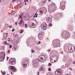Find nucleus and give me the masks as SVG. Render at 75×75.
Instances as JSON below:
<instances>
[{
  "label": "nucleus",
  "instance_id": "obj_48",
  "mask_svg": "<svg viewBox=\"0 0 75 75\" xmlns=\"http://www.w3.org/2000/svg\"><path fill=\"white\" fill-rule=\"evenodd\" d=\"M61 53H62V54H63V52H62Z\"/></svg>",
  "mask_w": 75,
  "mask_h": 75
},
{
  "label": "nucleus",
  "instance_id": "obj_20",
  "mask_svg": "<svg viewBox=\"0 0 75 75\" xmlns=\"http://www.w3.org/2000/svg\"><path fill=\"white\" fill-rule=\"evenodd\" d=\"M60 8L61 10H64V9H65V8H64V7L63 6H60Z\"/></svg>",
  "mask_w": 75,
  "mask_h": 75
},
{
  "label": "nucleus",
  "instance_id": "obj_35",
  "mask_svg": "<svg viewBox=\"0 0 75 75\" xmlns=\"http://www.w3.org/2000/svg\"><path fill=\"white\" fill-rule=\"evenodd\" d=\"M25 27H27V24H25Z\"/></svg>",
  "mask_w": 75,
  "mask_h": 75
},
{
  "label": "nucleus",
  "instance_id": "obj_25",
  "mask_svg": "<svg viewBox=\"0 0 75 75\" xmlns=\"http://www.w3.org/2000/svg\"><path fill=\"white\" fill-rule=\"evenodd\" d=\"M46 2V0H45V1H44L43 0L42 1H41V3L42 4H44V3H45Z\"/></svg>",
  "mask_w": 75,
  "mask_h": 75
},
{
  "label": "nucleus",
  "instance_id": "obj_15",
  "mask_svg": "<svg viewBox=\"0 0 75 75\" xmlns=\"http://www.w3.org/2000/svg\"><path fill=\"white\" fill-rule=\"evenodd\" d=\"M13 50H15V51H17L18 49V47H17L13 46Z\"/></svg>",
  "mask_w": 75,
  "mask_h": 75
},
{
  "label": "nucleus",
  "instance_id": "obj_11",
  "mask_svg": "<svg viewBox=\"0 0 75 75\" xmlns=\"http://www.w3.org/2000/svg\"><path fill=\"white\" fill-rule=\"evenodd\" d=\"M64 38H65L66 40H67V39L69 38V33H66Z\"/></svg>",
  "mask_w": 75,
  "mask_h": 75
},
{
  "label": "nucleus",
  "instance_id": "obj_49",
  "mask_svg": "<svg viewBox=\"0 0 75 75\" xmlns=\"http://www.w3.org/2000/svg\"><path fill=\"white\" fill-rule=\"evenodd\" d=\"M24 1V2H25H25H26V0H25Z\"/></svg>",
  "mask_w": 75,
  "mask_h": 75
},
{
  "label": "nucleus",
  "instance_id": "obj_53",
  "mask_svg": "<svg viewBox=\"0 0 75 75\" xmlns=\"http://www.w3.org/2000/svg\"><path fill=\"white\" fill-rule=\"evenodd\" d=\"M8 35V33H6V35Z\"/></svg>",
  "mask_w": 75,
  "mask_h": 75
},
{
  "label": "nucleus",
  "instance_id": "obj_54",
  "mask_svg": "<svg viewBox=\"0 0 75 75\" xmlns=\"http://www.w3.org/2000/svg\"><path fill=\"white\" fill-rule=\"evenodd\" d=\"M69 69H71V68L69 67Z\"/></svg>",
  "mask_w": 75,
  "mask_h": 75
},
{
  "label": "nucleus",
  "instance_id": "obj_9",
  "mask_svg": "<svg viewBox=\"0 0 75 75\" xmlns=\"http://www.w3.org/2000/svg\"><path fill=\"white\" fill-rule=\"evenodd\" d=\"M52 17L51 16H50L47 19V23H50L51 22V19H52Z\"/></svg>",
  "mask_w": 75,
  "mask_h": 75
},
{
  "label": "nucleus",
  "instance_id": "obj_19",
  "mask_svg": "<svg viewBox=\"0 0 75 75\" xmlns=\"http://www.w3.org/2000/svg\"><path fill=\"white\" fill-rule=\"evenodd\" d=\"M40 71H44V69L42 67V66H41L40 67Z\"/></svg>",
  "mask_w": 75,
  "mask_h": 75
},
{
  "label": "nucleus",
  "instance_id": "obj_10",
  "mask_svg": "<svg viewBox=\"0 0 75 75\" xmlns=\"http://www.w3.org/2000/svg\"><path fill=\"white\" fill-rule=\"evenodd\" d=\"M38 58L39 61L40 62H44L45 61V60H44V59H43L42 57H41L40 56H39Z\"/></svg>",
  "mask_w": 75,
  "mask_h": 75
},
{
  "label": "nucleus",
  "instance_id": "obj_40",
  "mask_svg": "<svg viewBox=\"0 0 75 75\" xmlns=\"http://www.w3.org/2000/svg\"><path fill=\"white\" fill-rule=\"evenodd\" d=\"M9 59V57H7V58L6 59L7 61H8V60Z\"/></svg>",
  "mask_w": 75,
  "mask_h": 75
},
{
  "label": "nucleus",
  "instance_id": "obj_27",
  "mask_svg": "<svg viewBox=\"0 0 75 75\" xmlns=\"http://www.w3.org/2000/svg\"><path fill=\"white\" fill-rule=\"evenodd\" d=\"M30 25H31V27L32 26V28H34V27H33L34 26V23H32V24H31Z\"/></svg>",
  "mask_w": 75,
  "mask_h": 75
},
{
  "label": "nucleus",
  "instance_id": "obj_8",
  "mask_svg": "<svg viewBox=\"0 0 75 75\" xmlns=\"http://www.w3.org/2000/svg\"><path fill=\"white\" fill-rule=\"evenodd\" d=\"M41 27H42V29H44L45 30L47 29V23H46L44 22L41 25Z\"/></svg>",
  "mask_w": 75,
  "mask_h": 75
},
{
  "label": "nucleus",
  "instance_id": "obj_22",
  "mask_svg": "<svg viewBox=\"0 0 75 75\" xmlns=\"http://www.w3.org/2000/svg\"><path fill=\"white\" fill-rule=\"evenodd\" d=\"M43 11H39V13H40L39 14L40 15H41L42 14V12Z\"/></svg>",
  "mask_w": 75,
  "mask_h": 75
},
{
  "label": "nucleus",
  "instance_id": "obj_44",
  "mask_svg": "<svg viewBox=\"0 0 75 75\" xmlns=\"http://www.w3.org/2000/svg\"><path fill=\"white\" fill-rule=\"evenodd\" d=\"M9 28H11V25L9 26Z\"/></svg>",
  "mask_w": 75,
  "mask_h": 75
},
{
  "label": "nucleus",
  "instance_id": "obj_18",
  "mask_svg": "<svg viewBox=\"0 0 75 75\" xmlns=\"http://www.w3.org/2000/svg\"><path fill=\"white\" fill-rule=\"evenodd\" d=\"M22 2V0H18L17 1V2L18 5H19V4L21 3Z\"/></svg>",
  "mask_w": 75,
  "mask_h": 75
},
{
  "label": "nucleus",
  "instance_id": "obj_58",
  "mask_svg": "<svg viewBox=\"0 0 75 75\" xmlns=\"http://www.w3.org/2000/svg\"><path fill=\"white\" fill-rule=\"evenodd\" d=\"M71 69V71H72V69Z\"/></svg>",
  "mask_w": 75,
  "mask_h": 75
},
{
  "label": "nucleus",
  "instance_id": "obj_61",
  "mask_svg": "<svg viewBox=\"0 0 75 75\" xmlns=\"http://www.w3.org/2000/svg\"><path fill=\"white\" fill-rule=\"evenodd\" d=\"M50 1V0H48V1Z\"/></svg>",
  "mask_w": 75,
  "mask_h": 75
},
{
  "label": "nucleus",
  "instance_id": "obj_64",
  "mask_svg": "<svg viewBox=\"0 0 75 75\" xmlns=\"http://www.w3.org/2000/svg\"><path fill=\"white\" fill-rule=\"evenodd\" d=\"M14 44V43H13V44Z\"/></svg>",
  "mask_w": 75,
  "mask_h": 75
},
{
  "label": "nucleus",
  "instance_id": "obj_3",
  "mask_svg": "<svg viewBox=\"0 0 75 75\" xmlns=\"http://www.w3.org/2000/svg\"><path fill=\"white\" fill-rule=\"evenodd\" d=\"M63 72V71H62L61 69H58L55 71V75H59L62 74Z\"/></svg>",
  "mask_w": 75,
  "mask_h": 75
},
{
  "label": "nucleus",
  "instance_id": "obj_46",
  "mask_svg": "<svg viewBox=\"0 0 75 75\" xmlns=\"http://www.w3.org/2000/svg\"><path fill=\"white\" fill-rule=\"evenodd\" d=\"M7 44L8 45H10V43H7Z\"/></svg>",
  "mask_w": 75,
  "mask_h": 75
},
{
  "label": "nucleus",
  "instance_id": "obj_37",
  "mask_svg": "<svg viewBox=\"0 0 75 75\" xmlns=\"http://www.w3.org/2000/svg\"><path fill=\"white\" fill-rule=\"evenodd\" d=\"M15 24L16 25H17V24H18V23L17 22H16L15 23Z\"/></svg>",
  "mask_w": 75,
  "mask_h": 75
},
{
  "label": "nucleus",
  "instance_id": "obj_16",
  "mask_svg": "<svg viewBox=\"0 0 75 75\" xmlns=\"http://www.w3.org/2000/svg\"><path fill=\"white\" fill-rule=\"evenodd\" d=\"M34 64H38V59H35V60H33V62H34Z\"/></svg>",
  "mask_w": 75,
  "mask_h": 75
},
{
  "label": "nucleus",
  "instance_id": "obj_1",
  "mask_svg": "<svg viewBox=\"0 0 75 75\" xmlns=\"http://www.w3.org/2000/svg\"><path fill=\"white\" fill-rule=\"evenodd\" d=\"M58 59L57 56H54V57H52L50 59V61L52 63L55 62L56 61H57Z\"/></svg>",
  "mask_w": 75,
  "mask_h": 75
},
{
  "label": "nucleus",
  "instance_id": "obj_29",
  "mask_svg": "<svg viewBox=\"0 0 75 75\" xmlns=\"http://www.w3.org/2000/svg\"><path fill=\"white\" fill-rule=\"evenodd\" d=\"M23 30H21L20 31V33L22 34V33H23Z\"/></svg>",
  "mask_w": 75,
  "mask_h": 75
},
{
  "label": "nucleus",
  "instance_id": "obj_63",
  "mask_svg": "<svg viewBox=\"0 0 75 75\" xmlns=\"http://www.w3.org/2000/svg\"><path fill=\"white\" fill-rule=\"evenodd\" d=\"M11 74H12V73H11Z\"/></svg>",
  "mask_w": 75,
  "mask_h": 75
},
{
  "label": "nucleus",
  "instance_id": "obj_23",
  "mask_svg": "<svg viewBox=\"0 0 75 75\" xmlns=\"http://www.w3.org/2000/svg\"><path fill=\"white\" fill-rule=\"evenodd\" d=\"M16 12H17V11H14L12 12L11 15H13V14H15V13H16Z\"/></svg>",
  "mask_w": 75,
  "mask_h": 75
},
{
  "label": "nucleus",
  "instance_id": "obj_59",
  "mask_svg": "<svg viewBox=\"0 0 75 75\" xmlns=\"http://www.w3.org/2000/svg\"><path fill=\"white\" fill-rule=\"evenodd\" d=\"M1 0H0V3H1Z\"/></svg>",
  "mask_w": 75,
  "mask_h": 75
},
{
  "label": "nucleus",
  "instance_id": "obj_33",
  "mask_svg": "<svg viewBox=\"0 0 75 75\" xmlns=\"http://www.w3.org/2000/svg\"><path fill=\"white\" fill-rule=\"evenodd\" d=\"M12 48V45H9V48Z\"/></svg>",
  "mask_w": 75,
  "mask_h": 75
},
{
  "label": "nucleus",
  "instance_id": "obj_47",
  "mask_svg": "<svg viewBox=\"0 0 75 75\" xmlns=\"http://www.w3.org/2000/svg\"><path fill=\"white\" fill-rule=\"evenodd\" d=\"M40 43H41V42L40 41H39V44H40Z\"/></svg>",
  "mask_w": 75,
  "mask_h": 75
},
{
  "label": "nucleus",
  "instance_id": "obj_17",
  "mask_svg": "<svg viewBox=\"0 0 75 75\" xmlns=\"http://www.w3.org/2000/svg\"><path fill=\"white\" fill-rule=\"evenodd\" d=\"M19 8H21V7L23 6V4H22V3H20V4H19Z\"/></svg>",
  "mask_w": 75,
  "mask_h": 75
},
{
  "label": "nucleus",
  "instance_id": "obj_7",
  "mask_svg": "<svg viewBox=\"0 0 75 75\" xmlns=\"http://www.w3.org/2000/svg\"><path fill=\"white\" fill-rule=\"evenodd\" d=\"M28 60H25L24 62H23L21 64L22 66H23L24 67H26L27 65H28Z\"/></svg>",
  "mask_w": 75,
  "mask_h": 75
},
{
  "label": "nucleus",
  "instance_id": "obj_12",
  "mask_svg": "<svg viewBox=\"0 0 75 75\" xmlns=\"http://www.w3.org/2000/svg\"><path fill=\"white\" fill-rule=\"evenodd\" d=\"M24 18L23 19H24V18H25L26 20H29V19L30 18V17H29V16H28V14H26L25 15V16H24Z\"/></svg>",
  "mask_w": 75,
  "mask_h": 75
},
{
  "label": "nucleus",
  "instance_id": "obj_39",
  "mask_svg": "<svg viewBox=\"0 0 75 75\" xmlns=\"http://www.w3.org/2000/svg\"><path fill=\"white\" fill-rule=\"evenodd\" d=\"M8 41H10V38H8Z\"/></svg>",
  "mask_w": 75,
  "mask_h": 75
},
{
  "label": "nucleus",
  "instance_id": "obj_56",
  "mask_svg": "<svg viewBox=\"0 0 75 75\" xmlns=\"http://www.w3.org/2000/svg\"><path fill=\"white\" fill-rule=\"evenodd\" d=\"M38 75H39V72H38Z\"/></svg>",
  "mask_w": 75,
  "mask_h": 75
},
{
  "label": "nucleus",
  "instance_id": "obj_14",
  "mask_svg": "<svg viewBox=\"0 0 75 75\" xmlns=\"http://www.w3.org/2000/svg\"><path fill=\"white\" fill-rule=\"evenodd\" d=\"M9 68H11V69L12 71H15L16 69L15 67L14 66H11Z\"/></svg>",
  "mask_w": 75,
  "mask_h": 75
},
{
  "label": "nucleus",
  "instance_id": "obj_41",
  "mask_svg": "<svg viewBox=\"0 0 75 75\" xmlns=\"http://www.w3.org/2000/svg\"><path fill=\"white\" fill-rule=\"evenodd\" d=\"M14 30H15V29H13V30H12V32H13V31H14Z\"/></svg>",
  "mask_w": 75,
  "mask_h": 75
},
{
  "label": "nucleus",
  "instance_id": "obj_21",
  "mask_svg": "<svg viewBox=\"0 0 75 75\" xmlns=\"http://www.w3.org/2000/svg\"><path fill=\"white\" fill-rule=\"evenodd\" d=\"M60 45V44L58 43H56L55 45L56 47H59Z\"/></svg>",
  "mask_w": 75,
  "mask_h": 75
},
{
  "label": "nucleus",
  "instance_id": "obj_62",
  "mask_svg": "<svg viewBox=\"0 0 75 75\" xmlns=\"http://www.w3.org/2000/svg\"><path fill=\"white\" fill-rule=\"evenodd\" d=\"M2 40H3V38L2 39Z\"/></svg>",
  "mask_w": 75,
  "mask_h": 75
},
{
  "label": "nucleus",
  "instance_id": "obj_32",
  "mask_svg": "<svg viewBox=\"0 0 75 75\" xmlns=\"http://www.w3.org/2000/svg\"><path fill=\"white\" fill-rule=\"evenodd\" d=\"M49 66H51V65H52V64H51V63H49L48 64Z\"/></svg>",
  "mask_w": 75,
  "mask_h": 75
},
{
  "label": "nucleus",
  "instance_id": "obj_5",
  "mask_svg": "<svg viewBox=\"0 0 75 75\" xmlns=\"http://www.w3.org/2000/svg\"><path fill=\"white\" fill-rule=\"evenodd\" d=\"M19 26L21 27H23L24 26V21H23V19H21L20 22L18 24Z\"/></svg>",
  "mask_w": 75,
  "mask_h": 75
},
{
  "label": "nucleus",
  "instance_id": "obj_28",
  "mask_svg": "<svg viewBox=\"0 0 75 75\" xmlns=\"http://www.w3.org/2000/svg\"><path fill=\"white\" fill-rule=\"evenodd\" d=\"M34 18H35V17L36 18H37V14L35 13V14L34 16L33 17Z\"/></svg>",
  "mask_w": 75,
  "mask_h": 75
},
{
  "label": "nucleus",
  "instance_id": "obj_31",
  "mask_svg": "<svg viewBox=\"0 0 75 75\" xmlns=\"http://www.w3.org/2000/svg\"><path fill=\"white\" fill-rule=\"evenodd\" d=\"M52 4L53 6H56V5L54 3H52Z\"/></svg>",
  "mask_w": 75,
  "mask_h": 75
},
{
  "label": "nucleus",
  "instance_id": "obj_51",
  "mask_svg": "<svg viewBox=\"0 0 75 75\" xmlns=\"http://www.w3.org/2000/svg\"><path fill=\"white\" fill-rule=\"evenodd\" d=\"M73 63L74 64H75V61H74V62H73Z\"/></svg>",
  "mask_w": 75,
  "mask_h": 75
},
{
  "label": "nucleus",
  "instance_id": "obj_13",
  "mask_svg": "<svg viewBox=\"0 0 75 75\" xmlns=\"http://www.w3.org/2000/svg\"><path fill=\"white\" fill-rule=\"evenodd\" d=\"M24 14L23 13L21 15H20L18 16V20H20V19L21 20V19H22L23 20L25 21V19H24V18H21V17H22V16H23V15H24Z\"/></svg>",
  "mask_w": 75,
  "mask_h": 75
},
{
  "label": "nucleus",
  "instance_id": "obj_45",
  "mask_svg": "<svg viewBox=\"0 0 75 75\" xmlns=\"http://www.w3.org/2000/svg\"><path fill=\"white\" fill-rule=\"evenodd\" d=\"M48 51L49 52H50V51H51V50H50V49H48Z\"/></svg>",
  "mask_w": 75,
  "mask_h": 75
},
{
  "label": "nucleus",
  "instance_id": "obj_30",
  "mask_svg": "<svg viewBox=\"0 0 75 75\" xmlns=\"http://www.w3.org/2000/svg\"><path fill=\"white\" fill-rule=\"evenodd\" d=\"M49 25L50 27H51V26H52V23H50L49 24Z\"/></svg>",
  "mask_w": 75,
  "mask_h": 75
},
{
  "label": "nucleus",
  "instance_id": "obj_24",
  "mask_svg": "<svg viewBox=\"0 0 75 75\" xmlns=\"http://www.w3.org/2000/svg\"><path fill=\"white\" fill-rule=\"evenodd\" d=\"M12 42H13V43H16L17 42V40H14L12 41Z\"/></svg>",
  "mask_w": 75,
  "mask_h": 75
},
{
  "label": "nucleus",
  "instance_id": "obj_2",
  "mask_svg": "<svg viewBox=\"0 0 75 75\" xmlns=\"http://www.w3.org/2000/svg\"><path fill=\"white\" fill-rule=\"evenodd\" d=\"M5 53L1 52L0 54V60H2L1 61H4L5 58Z\"/></svg>",
  "mask_w": 75,
  "mask_h": 75
},
{
  "label": "nucleus",
  "instance_id": "obj_34",
  "mask_svg": "<svg viewBox=\"0 0 75 75\" xmlns=\"http://www.w3.org/2000/svg\"><path fill=\"white\" fill-rule=\"evenodd\" d=\"M16 1V0H13L12 1V3H13L14 2V1Z\"/></svg>",
  "mask_w": 75,
  "mask_h": 75
},
{
  "label": "nucleus",
  "instance_id": "obj_4",
  "mask_svg": "<svg viewBox=\"0 0 75 75\" xmlns=\"http://www.w3.org/2000/svg\"><path fill=\"white\" fill-rule=\"evenodd\" d=\"M68 49L69 51L71 52H74L75 51V47H73L71 45L69 46Z\"/></svg>",
  "mask_w": 75,
  "mask_h": 75
},
{
  "label": "nucleus",
  "instance_id": "obj_60",
  "mask_svg": "<svg viewBox=\"0 0 75 75\" xmlns=\"http://www.w3.org/2000/svg\"><path fill=\"white\" fill-rule=\"evenodd\" d=\"M6 75H9V74H7Z\"/></svg>",
  "mask_w": 75,
  "mask_h": 75
},
{
  "label": "nucleus",
  "instance_id": "obj_52",
  "mask_svg": "<svg viewBox=\"0 0 75 75\" xmlns=\"http://www.w3.org/2000/svg\"><path fill=\"white\" fill-rule=\"evenodd\" d=\"M26 1L27 2H28V0H26Z\"/></svg>",
  "mask_w": 75,
  "mask_h": 75
},
{
  "label": "nucleus",
  "instance_id": "obj_43",
  "mask_svg": "<svg viewBox=\"0 0 75 75\" xmlns=\"http://www.w3.org/2000/svg\"><path fill=\"white\" fill-rule=\"evenodd\" d=\"M48 70L49 71H51V68H49L48 69Z\"/></svg>",
  "mask_w": 75,
  "mask_h": 75
},
{
  "label": "nucleus",
  "instance_id": "obj_36",
  "mask_svg": "<svg viewBox=\"0 0 75 75\" xmlns=\"http://www.w3.org/2000/svg\"><path fill=\"white\" fill-rule=\"evenodd\" d=\"M5 74H6V72H3V73H2L3 75H5Z\"/></svg>",
  "mask_w": 75,
  "mask_h": 75
},
{
  "label": "nucleus",
  "instance_id": "obj_57",
  "mask_svg": "<svg viewBox=\"0 0 75 75\" xmlns=\"http://www.w3.org/2000/svg\"><path fill=\"white\" fill-rule=\"evenodd\" d=\"M25 5H26V4H27V3H25Z\"/></svg>",
  "mask_w": 75,
  "mask_h": 75
},
{
  "label": "nucleus",
  "instance_id": "obj_26",
  "mask_svg": "<svg viewBox=\"0 0 75 75\" xmlns=\"http://www.w3.org/2000/svg\"><path fill=\"white\" fill-rule=\"evenodd\" d=\"M4 45H6L7 44V41H4Z\"/></svg>",
  "mask_w": 75,
  "mask_h": 75
},
{
  "label": "nucleus",
  "instance_id": "obj_42",
  "mask_svg": "<svg viewBox=\"0 0 75 75\" xmlns=\"http://www.w3.org/2000/svg\"><path fill=\"white\" fill-rule=\"evenodd\" d=\"M31 51H32V52H33V53L34 52V50L33 51V50H32Z\"/></svg>",
  "mask_w": 75,
  "mask_h": 75
},
{
  "label": "nucleus",
  "instance_id": "obj_6",
  "mask_svg": "<svg viewBox=\"0 0 75 75\" xmlns=\"http://www.w3.org/2000/svg\"><path fill=\"white\" fill-rule=\"evenodd\" d=\"M16 63V59H12L9 61V64L11 65H14Z\"/></svg>",
  "mask_w": 75,
  "mask_h": 75
},
{
  "label": "nucleus",
  "instance_id": "obj_50",
  "mask_svg": "<svg viewBox=\"0 0 75 75\" xmlns=\"http://www.w3.org/2000/svg\"><path fill=\"white\" fill-rule=\"evenodd\" d=\"M10 52V50H8V52Z\"/></svg>",
  "mask_w": 75,
  "mask_h": 75
},
{
  "label": "nucleus",
  "instance_id": "obj_38",
  "mask_svg": "<svg viewBox=\"0 0 75 75\" xmlns=\"http://www.w3.org/2000/svg\"><path fill=\"white\" fill-rule=\"evenodd\" d=\"M41 35L42 34V32H40L39 33V35Z\"/></svg>",
  "mask_w": 75,
  "mask_h": 75
},
{
  "label": "nucleus",
  "instance_id": "obj_55",
  "mask_svg": "<svg viewBox=\"0 0 75 75\" xmlns=\"http://www.w3.org/2000/svg\"><path fill=\"white\" fill-rule=\"evenodd\" d=\"M16 36H17V35H17V34H16L15 35Z\"/></svg>",
  "mask_w": 75,
  "mask_h": 75
}]
</instances>
